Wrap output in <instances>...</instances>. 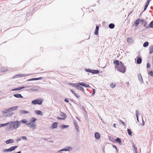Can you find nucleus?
<instances>
[{"instance_id":"nucleus-31","label":"nucleus","mask_w":153,"mask_h":153,"mask_svg":"<svg viewBox=\"0 0 153 153\" xmlns=\"http://www.w3.org/2000/svg\"><path fill=\"white\" fill-rule=\"evenodd\" d=\"M108 138L109 140L115 143V139H114V137L110 136Z\"/></svg>"},{"instance_id":"nucleus-2","label":"nucleus","mask_w":153,"mask_h":153,"mask_svg":"<svg viewBox=\"0 0 153 153\" xmlns=\"http://www.w3.org/2000/svg\"><path fill=\"white\" fill-rule=\"evenodd\" d=\"M9 124L7 127L6 130L7 131H13L16 130L20 126V121L16 120L15 121H9Z\"/></svg>"},{"instance_id":"nucleus-46","label":"nucleus","mask_w":153,"mask_h":153,"mask_svg":"<svg viewBox=\"0 0 153 153\" xmlns=\"http://www.w3.org/2000/svg\"><path fill=\"white\" fill-rule=\"evenodd\" d=\"M36 78V80H41V79H44V77H38V78Z\"/></svg>"},{"instance_id":"nucleus-28","label":"nucleus","mask_w":153,"mask_h":153,"mask_svg":"<svg viewBox=\"0 0 153 153\" xmlns=\"http://www.w3.org/2000/svg\"><path fill=\"white\" fill-rule=\"evenodd\" d=\"M115 27V25L114 23H110L108 25V27L111 29L114 28Z\"/></svg>"},{"instance_id":"nucleus-41","label":"nucleus","mask_w":153,"mask_h":153,"mask_svg":"<svg viewBox=\"0 0 153 153\" xmlns=\"http://www.w3.org/2000/svg\"><path fill=\"white\" fill-rule=\"evenodd\" d=\"M20 90V89L19 87L17 88L12 89V90H11V91H17Z\"/></svg>"},{"instance_id":"nucleus-62","label":"nucleus","mask_w":153,"mask_h":153,"mask_svg":"<svg viewBox=\"0 0 153 153\" xmlns=\"http://www.w3.org/2000/svg\"><path fill=\"white\" fill-rule=\"evenodd\" d=\"M13 114V113L11 112L9 114H7V116L10 117Z\"/></svg>"},{"instance_id":"nucleus-24","label":"nucleus","mask_w":153,"mask_h":153,"mask_svg":"<svg viewBox=\"0 0 153 153\" xmlns=\"http://www.w3.org/2000/svg\"><path fill=\"white\" fill-rule=\"evenodd\" d=\"M9 124V122L5 123L0 124V128L7 126H8Z\"/></svg>"},{"instance_id":"nucleus-40","label":"nucleus","mask_w":153,"mask_h":153,"mask_svg":"<svg viewBox=\"0 0 153 153\" xmlns=\"http://www.w3.org/2000/svg\"><path fill=\"white\" fill-rule=\"evenodd\" d=\"M149 27L153 28V21H151L149 25Z\"/></svg>"},{"instance_id":"nucleus-33","label":"nucleus","mask_w":153,"mask_h":153,"mask_svg":"<svg viewBox=\"0 0 153 153\" xmlns=\"http://www.w3.org/2000/svg\"><path fill=\"white\" fill-rule=\"evenodd\" d=\"M136 117L137 118V120L139 122L138 118V111L137 110L136 111Z\"/></svg>"},{"instance_id":"nucleus-17","label":"nucleus","mask_w":153,"mask_h":153,"mask_svg":"<svg viewBox=\"0 0 153 153\" xmlns=\"http://www.w3.org/2000/svg\"><path fill=\"white\" fill-rule=\"evenodd\" d=\"M11 111L10 108H8L6 109L3 110L2 112L3 114H6Z\"/></svg>"},{"instance_id":"nucleus-7","label":"nucleus","mask_w":153,"mask_h":153,"mask_svg":"<svg viewBox=\"0 0 153 153\" xmlns=\"http://www.w3.org/2000/svg\"><path fill=\"white\" fill-rule=\"evenodd\" d=\"M137 76L138 77V80L139 81L140 83L142 84L143 83V79L140 74H139L137 75Z\"/></svg>"},{"instance_id":"nucleus-25","label":"nucleus","mask_w":153,"mask_h":153,"mask_svg":"<svg viewBox=\"0 0 153 153\" xmlns=\"http://www.w3.org/2000/svg\"><path fill=\"white\" fill-rule=\"evenodd\" d=\"M18 106H14L10 107L11 111H14L17 109L18 108Z\"/></svg>"},{"instance_id":"nucleus-1","label":"nucleus","mask_w":153,"mask_h":153,"mask_svg":"<svg viewBox=\"0 0 153 153\" xmlns=\"http://www.w3.org/2000/svg\"><path fill=\"white\" fill-rule=\"evenodd\" d=\"M113 63L115 65V68L117 69V71L123 74L125 72L126 68L122 62L118 60H115L114 61Z\"/></svg>"},{"instance_id":"nucleus-47","label":"nucleus","mask_w":153,"mask_h":153,"mask_svg":"<svg viewBox=\"0 0 153 153\" xmlns=\"http://www.w3.org/2000/svg\"><path fill=\"white\" fill-rule=\"evenodd\" d=\"M33 80H36V78H31V79H27V81H33Z\"/></svg>"},{"instance_id":"nucleus-11","label":"nucleus","mask_w":153,"mask_h":153,"mask_svg":"<svg viewBox=\"0 0 153 153\" xmlns=\"http://www.w3.org/2000/svg\"><path fill=\"white\" fill-rule=\"evenodd\" d=\"M137 59L136 61L137 63L139 64H141L142 62V58L138 56H137Z\"/></svg>"},{"instance_id":"nucleus-6","label":"nucleus","mask_w":153,"mask_h":153,"mask_svg":"<svg viewBox=\"0 0 153 153\" xmlns=\"http://www.w3.org/2000/svg\"><path fill=\"white\" fill-rule=\"evenodd\" d=\"M78 84L81 85V86L85 87L86 88H90V85L84 82H78Z\"/></svg>"},{"instance_id":"nucleus-23","label":"nucleus","mask_w":153,"mask_h":153,"mask_svg":"<svg viewBox=\"0 0 153 153\" xmlns=\"http://www.w3.org/2000/svg\"><path fill=\"white\" fill-rule=\"evenodd\" d=\"M19 113L21 114H28L29 113V112L25 110H21L20 111Z\"/></svg>"},{"instance_id":"nucleus-43","label":"nucleus","mask_w":153,"mask_h":153,"mask_svg":"<svg viewBox=\"0 0 153 153\" xmlns=\"http://www.w3.org/2000/svg\"><path fill=\"white\" fill-rule=\"evenodd\" d=\"M31 103L33 105H35L36 104V100H32L31 101Z\"/></svg>"},{"instance_id":"nucleus-60","label":"nucleus","mask_w":153,"mask_h":153,"mask_svg":"<svg viewBox=\"0 0 153 153\" xmlns=\"http://www.w3.org/2000/svg\"><path fill=\"white\" fill-rule=\"evenodd\" d=\"M142 123L141 124V125L142 126H143L145 124V122L144 121V120L143 119V117L142 118Z\"/></svg>"},{"instance_id":"nucleus-61","label":"nucleus","mask_w":153,"mask_h":153,"mask_svg":"<svg viewBox=\"0 0 153 153\" xmlns=\"http://www.w3.org/2000/svg\"><path fill=\"white\" fill-rule=\"evenodd\" d=\"M64 101L67 103H68L69 102V101L68 98H65L64 100Z\"/></svg>"},{"instance_id":"nucleus-38","label":"nucleus","mask_w":153,"mask_h":153,"mask_svg":"<svg viewBox=\"0 0 153 153\" xmlns=\"http://www.w3.org/2000/svg\"><path fill=\"white\" fill-rule=\"evenodd\" d=\"M131 143L132 144V148L134 149V150H137V148L136 147L134 143L133 142H132Z\"/></svg>"},{"instance_id":"nucleus-32","label":"nucleus","mask_w":153,"mask_h":153,"mask_svg":"<svg viewBox=\"0 0 153 153\" xmlns=\"http://www.w3.org/2000/svg\"><path fill=\"white\" fill-rule=\"evenodd\" d=\"M69 127V126L68 125H62L60 126V128L62 129H64L67 128Z\"/></svg>"},{"instance_id":"nucleus-13","label":"nucleus","mask_w":153,"mask_h":153,"mask_svg":"<svg viewBox=\"0 0 153 153\" xmlns=\"http://www.w3.org/2000/svg\"><path fill=\"white\" fill-rule=\"evenodd\" d=\"M14 140H13L12 139H9L6 140L5 141V143L7 144H9L10 143H14Z\"/></svg>"},{"instance_id":"nucleus-53","label":"nucleus","mask_w":153,"mask_h":153,"mask_svg":"<svg viewBox=\"0 0 153 153\" xmlns=\"http://www.w3.org/2000/svg\"><path fill=\"white\" fill-rule=\"evenodd\" d=\"M120 123L123 125H124L125 126H126V124L124 122L121 120H120Z\"/></svg>"},{"instance_id":"nucleus-10","label":"nucleus","mask_w":153,"mask_h":153,"mask_svg":"<svg viewBox=\"0 0 153 153\" xmlns=\"http://www.w3.org/2000/svg\"><path fill=\"white\" fill-rule=\"evenodd\" d=\"M115 143L116 142H117L120 145L122 144V141L121 139L119 137H117L115 139Z\"/></svg>"},{"instance_id":"nucleus-56","label":"nucleus","mask_w":153,"mask_h":153,"mask_svg":"<svg viewBox=\"0 0 153 153\" xmlns=\"http://www.w3.org/2000/svg\"><path fill=\"white\" fill-rule=\"evenodd\" d=\"M57 119L59 120H65V118H63V117H57Z\"/></svg>"},{"instance_id":"nucleus-8","label":"nucleus","mask_w":153,"mask_h":153,"mask_svg":"<svg viewBox=\"0 0 153 153\" xmlns=\"http://www.w3.org/2000/svg\"><path fill=\"white\" fill-rule=\"evenodd\" d=\"M58 123L57 122H55L53 123L51 126V128L53 129L56 128L57 127Z\"/></svg>"},{"instance_id":"nucleus-15","label":"nucleus","mask_w":153,"mask_h":153,"mask_svg":"<svg viewBox=\"0 0 153 153\" xmlns=\"http://www.w3.org/2000/svg\"><path fill=\"white\" fill-rule=\"evenodd\" d=\"M95 138L97 139H100V135L99 133L98 132H96L94 134Z\"/></svg>"},{"instance_id":"nucleus-58","label":"nucleus","mask_w":153,"mask_h":153,"mask_svg":"<svg viewBox=\"0 0 153 153\" xmlns=\"http://www.w3.org/2000/svg\"><path fill=\"white\" fill-rule=\"evenodd\" d=\"M32 85H26V88H32Z\"/></svg>"},{"instance_id":"nucleus-4","label":"nucleus","mask_w":153,"mask_h":153,"mask_svg":"<svg viewBox=\"0 0 153 153\" xmlns=\"http://www.w3.org/2000/svg\"><path fill=\"white\" fill-rule=\"evenodd\" d=\"M40 88V87L38 86H35L33 85L32 86V88H30L29 90H27V91H38L39 89Z\"/></svg>"},{"instance_id":"nucleus-12","label":"nucleus","mask_w":153,"mask_h":153,"mask_svg":"<svg viewBox=\"0 0 153 153\" xmlns=\"http://www.w3.org/2000/svg\"><path fill=\"white\" fill-rule=\"evenodd\" d=\"M76 88L79 90L82 91L84 94H85L84 89L81 86V85L78 84Z\"/></svg>"},{"instance_id":"nucleus-20","label":"nucleus","mask_w":153,"mask_h":153,"mask_svg":"<svg viewBox=\"0 0 153 153\" xmlns=\"http://www.w3.org/2000/svg\"><path fill=\"white\" fill-rule=\"evenodd\" d=\"M140 22V19H137L134 22V24L135 27H137L139 24Z\"/></svg>"},{"instance_id":"nucleus-35","label":"nucleus","mask_w":153,"mask_h":153,"mask_svg":"<svg viewBox=\"0 0 153 153\" xmlns=\"http://www.w3.org/2000/svg\"><path fill=\"white\" fill-rule=\"evenodd\" d=\"M127 42L129 43H131L133 42V40L131 38L129 37L127 38Z\"/></svg>"},{"instance_id":"nucleus-21","label":"nucleus","mask_w":153,"mask_h":153,"mask_svg":"<svg viewBox=\"0 0 153 153\" xmlns=\"http://www.w3.org/2000/svg\"><path fill=\"white\" fill-rule=\"evenodd\" d=\"M69 85L72 86V87L76 88H77L78 83H69Z\"/></svg>"},{"instance_id":"nucleus-44","label":"nucleus","mask_w":153,"mask_h":153,"mask_svg":"<svg viewBox=\"0 0 153 153\" xmlns=\"http://www.w3.org/2000/svg\"><path fill=\"white\" fill-rule=\"evenodd\" d=\"M74 124L75 127H77V126H78V124L75 120H74Z\"/></svg>"},{"instance_id":"nucleus-3","label":"nucleus","mask_w":153,"mask_h":153,"mask_svg":"<svg viewBox=\"0 0 153 153\" xmlns=\"http://www.w3.org/2000/svg\"><path fill=\"white\" fill-rule=\"evenodd\" d=\"M18 147L17 146H11L8 149H5L2 150V152H11L14 150Z\"/></svg>"},{"instance_id":"nucleus-22","label":"nucleus","mask_w":153,"mask_h":153,"mask_svg":"<svg viewBox=\"0 0 153 153\" xmlns=\"http://www.w3.org/2000/svg\"><path fill=\"white\" fill-rule=\"evenodd\" d=\"M65 151L70 152L72 150V148L70 146H67L65 148Z\"/></svg>"},{"instance_id":"nucleus-39","label":"nucleus","mask_w":153,"mask_h":153,"mask_svg":"<svg viewBox=\"0 0 153 153\" xmlns=\"http://www.w3.org/2000/svg\"><path fill=\"white\" fill-rule=\"evenodd\" d=\"M85 71L86 72L91 73H92V70H91V69H89V68L88 69L85 68Z\"/></svg>"},{"instance_id":"nucleus-64","label":"nucleus","mask_w":153,"mask_h":153,"mask_svg":"<svg viewBox=\"0 0 153 153\" xmlns=\"http://www.w3.org/2000/svg\"><path fill=\"white\" fill-rule=\"evenodd\" d=\"M21 138H19L18 139H16V141L17 142H18L19 141H20L21 140Z\"/></svg>"},{"instance_id":"nucleus-51","label":"nucleus","mask_w":153,"mask_h":153,"mask_svg":"<svg viewBox=\"0 0 153 153\" xmlns=\"http://www.w3.org/2000/svg\"><path fill=\"white\" fill-rule=\"evenodd\" d=\"M147 68H150L151 67V65L149 62H147L146 65Z\"/></svg>"},{"instance_id":"nucleus-57","label":"nucleus","mask_w":153,"mask_h":153,"mask_svg":"<svg viewBox=\"0 0 153 153\" xmlns=\"http://www.w3.org/2000/svg\"><path fill=\"white\" fill-rule=\"evenodd\" d=\"M92 90H93V93L92 94V96L94 95L95 93V90L93 88Z\"/></svg>"},{"instance_id":"nucleus-14","label":"nucleus","mask_w":153,"mask_h":153,"mask_svg":"<svg viewBox=\"0 0 153 153\" xmlns=\"http://www.w3.org/2000/svg\"><path fill=\"white\" fill-rule=\"evenodd\" d=\"M99 30V27L97 25L96 27V28L95 29L94 34L96 35H97L98 34Z\"/></svg>"},{"instance_id":"nucleus-49","label":"nucleus","mask_w":153,"mask_h":153,"mask_svg":"<svg viewBox=\"0 0 153 153\" xmlns=\"http://www.w3.org/2000/svg\"><path fill=\"white\" fill-rule=\"evenodd\" d=\"M150 1V0H147V2H146L145 4V6L148 7Z\"/></svg>"},{"instance_id":"nucleus-36","label":"nucleus","mask_w":153,"mask_h":153,"mask_svg":"<svg viewBox=\"0 0 153 153\" xmlns=\"http://www.w3.org/2000/svg\"><path fill=\"white\" fill-rule=\"evenodd\" d=\"M61 116L63 117V118H65V119L67 117V115L65 113L61 112V114L60 115Z\"/></svg>"},{"instance_id":"nucleus-26","label":"nucleus","mask_w":153,"mask_h":153,"mask_svg":"<svg viewBox=\"0 0 153 153\" xmlns=\"http://www.w3.org/2000/svg\"><path fill=\"white\" fill-rule=\"evenodd\" d=\"M37 120L36 118L35 117H32L31 118L30 120V123H33L35 122Z\"/></svg>"},{"instance_id":"nucleus-30","label":"nucleus","mask_w":153,"mask_h":153,"mask_svg":"<svg viewBox=\"0 0 153 153\" xmlns=\"http://www.w3.org/2000/svg\"><path fill=\"white\" fill-rule=\"evenodd\" d=\"M100 73V71L98 70H92V73L93 74H98Z\"/></svg>"},{"instance_id":"nucleus-42","label":"nucleus","mask_w":153,"mask_h":153,"mask_svg":"<svg viewBox=\"0 0 153 153\" xmlns=\"http://www.w3.org/2000/svg\"><path fill=\"white\" fill-rule=\"evenodd\" d=\"M144 22V26L146 27V28H149V25L148 26L146 25L147 24V22L146 21H145Z\"/></svg>"},{"instance_id":"nucleus-45","label":"nucleus","mask_w":153,"mask_h":153,"mask_svg":"<svg viewBox=\"0 0 153 153\" xmlns=\"http://www.w3.org/2000/svg\"><path fill=\"white\" fill-rule=\"evenodd\" d=\"M149 74L152 76H153V71L149 70Z\"/></svg>"},{"instance_id":"nucleus-52","label":"nucleus","mask_w":153,"mask_h":153,"mask_svg":"<svg viewBox=\"0 0 153 153\" xmlns=\"http://www.w3.org/2000/svg\"><path fill=\"white\" fill-rule=\"evenodd\" d=\"M21 138L22 140H27V137L25 136H23L21 137Z\"/></svg>"},{"instance_id":"nucleus-5","label":"nucleus","mask_w":153,"mask_h":153,"mask_svg":"<svg viewBox=\"0 0 153 153\" xmlns=\"http://www.w3.org/2000/svg\"><path fill=\"white\" fill-rule=\"evenodd\" d=\"M28 76V74H18L14 76L13 77V78H19L21 77H23L24 76Z\"/></svg>"},{"instance_id":"nucleus-34","label":"nucleus","mask_w":153,"mask_h":153,"mask_svg":"<svg viewBox=\"0 0 153 153\" xmlns=\"http://www.w3.org/2000/svg\"><path fill=\"white\" fill-rule=\"evenodd\" d=\"M153 53V45H152L149 48V52L150 54H151Z\"/></svg>"},{"instance_id":"nucleus-9","label":"nucleus","mask_w":153,"mask_h":153,"mask_svg":"<svg viewBox=\"0 0 153 153\" xmlns=\"http://www.w3.org/2000/svg\"><path fill=\"white\" fill-rule=\"evenodd\" d=\"M36 100V104L39 105H41L43 101V99H37Z\"/></svg>"},{"instance_id":"nucleus-55","label":"nucleus","mask_w":153,"mask_h":153,"mask_svg":"<svg viewBox=\"0 0 153 153\" xmlns=\"http://www.w3.org/2000/svg\"><path fill=\"white\" fill-rule=\"evenodd\" d=\"M70 91H71V92L74 95H75V94H76V93H75V91H74V90H72V89H71L70 90Z\"/></svg>"},{"instance_id":"nucleus-50","label":"nucleus","mask_w":153,"mask_h":153,"mask_svg":"<svg viewBox=\"0 0 153 153\" xmlns=\"http://www.w3.org/2000/svg\"><path fill=\"white\" fill-rule=\"evenodd\" d=\"M110 86L112 88H114L116 86V84H114L112 82L110 84Z\"/></svg>"},{"instance_id":"nucleus-37","label":"nucleus","mask_w":153,"mask_h":153,"mask_svg":"<svg viewBox=\"0 0 153 153\" xmlns=\"http://www.w3.org/2000/svg\"><path fill=\"white\" fill-rule=\"evenodd\" d=\"M149 45V42H146L143 43V46L144 47L146 48Z\"/></svg>"},{"instance_id":"nucleus-16","label":"nucleus","mask_w":153,"mask_h":153,"mask_svg":"<svg viewBox=\"0 0 153 153\" xmlns=\"http://www.w3.org/2000/svg\"><path fill=\"white\" fill-rule=\"evenodd\" d=\"M13 96L17 98H23V97L20 94H14Z\"/></svg>"},{"instance_id":"nucleus-63","label":"nucleus","mask_w":153,"mask_h":153,"mask_svg":"<svg viewBox=\"0 0 153 153\" xmlns=\"http://www.w3.org/2000/svg\"><path fill=\"white\" fill-rule=\"evenodd\" d=\"M74 95L76 96V98H79L80 97V96H79V95H77V94H75V95Z\"/></svg>"},{"instance_id":"nucleus-54","label":"nucleus","mask_w":153,"mask_h":153,"mask_svg":"<svg viewBox=\"0 0 153 153\" xmlns=\"http://www.w3.org/2000/svg\"><path fill=\"white\" fill-rule=\"evenodd\" d=\"M70 91H71V92L74 95H75V94H76V93H75V91H74V90H72V89H71L70 90Z\"/></svg>"},{"instance_id":"nucleus-48","label":"nucleus","mask_w":153,"mask_h":153,"mask_svg":"<svg viewBox=\"0 0 153 153\" xmlns=\"http://www.w3.org/2000/svg\"><path fill=\"white\" fill-rule=\"evenodd\" d=\"M1 72H5L6 71H7V69H5L4 68H1Z\"/></svg>"},{"instance_id":"nucleus-19","label":"nucleus","mask_w":153,"mask_h":153,"mask_svg":"<svg viewBox=\"0 0 153 153\" xmlns=\"http://www.w3.org/2000/svg\"><path fill=\"white\" fill-rule=\"evenodd\" d=\"M32 123H27L25 124L27 126L29 127H30L32 128L33 129H35L36 128H34V126H33V125L31 124Z\"/></svg>"},{"instance_id":"nucleus-29","label":"nucleus","mask_w":153,"mask_h":153,"mask_svg":"<svg viewBox=\"0 0 153 153\" xmlns=\"http://www.w3.org/2000/svg\"><path fill=\"white\" fill-rule=\"evenodd\" d=\"M127 131L128 132V134L130 136H132V132L131 129H129V128H128L127 130Z\"/></svg>"},{"instance_id":"nucleus-59","label":"nucleus","mask_w":153,"mask_h":153,"mask_svg":"<svg viewBox=\"0 0 153 153\" xmlns=\"http://www.w3.org/2000/svg\"><path fill=\"white\" fill-rule=\"evenodd\" d=\"M75 127V128L76 129V130H77V131L78 132H79V126H77V127Z\"/></svg>"},{"instance_id":"nucleus-18","label":"nucleus","mask_w":153,"mask_h":153,"mask_svg":"<svg viewBox=\"0 0 153 153\" xmlns=\"http://www.w3.org/2000/svg\"><path fill=\"white\" fill-rule=\"evenodd\" d=\"M35 112L37 115H39L40 116H41L43 115L42 112L40 110H35Z\"/></svg>"},{"instance_id":"nucleus-27","label":"nucleus","mask_w":153,"mask_h":153,"mask_svg":"<svg viewBox=\"0 0 153 153\" xmlns=\"http://www.w3.org/2000/svg\"><path fill=\"white\" fill-rule=\"evenodd\" d=\"M27 120L25 119H23L22 120H21L20 121V125H21V123H25V124L27 123Z\"/></svg>"}]
</instances>
